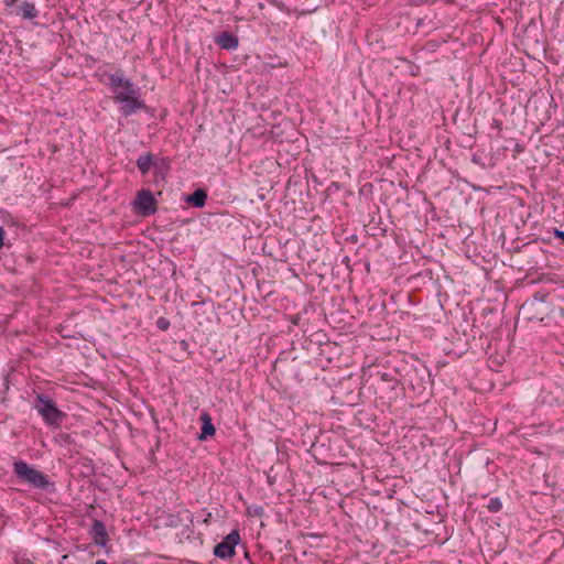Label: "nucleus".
Wrapping results in <instances>:
<instances>
[{"instance_id":"nucleus-3","label":"nucleus","mask_w":564,"mask_h":564,"mask_svg":"<svg viewBox=\"0 0 564 564\" xmlns=\"http://www.w3.org/2000/svg\"><path fill=\"white\" fill-rule=\"evenodd\" d=\"M34 408L47 425H59L65 417V413L45 394H36Z\"/></svg>"},{"instance_id":"nucleus-12","label":"nucleus","mask_w":564,"mask_h":564,"mask_svg":"<svg viewBox=\"0 0 564 564\" xmlns=\"http://www.w3.org/2000/svg\"><path fill=\"white\" fill-rule=\"evenodd\" d=\"M153 163V155L151 153H145L143 155H140L137 160V166L139 171L145 175Z\"/></svg>"},{"instance_id":"nucleus-4","label":"nucleus","mask_w":564,"mask_h":564,"mask_svg":"<svg viewBox=\"0 0 564 564\" xmlns=\"http://www.w3.org/2000/svg\"><path fill=\"white\" fill-rule=\"evenodd\" d=\"M158 202L150 189H140L132 202L133 209L141 216L153 215L158 210Z\"/></svg>"},{"instance_id":"nucleus-9","label":"nucleus","mask_w":564,"mask_h":564,"mask_svg":"<svg viewBox=\"0 0 564 564\" xmlns=\"http://www.w3.org/2000/svg\"><path fill=\"white\" fill-rule=\"evenodd\" d=\"M199 421L202 422L200 433L198 435L199 441H206L208 437H212L216 433V427L213 424L212 416L208 412H202L199 415Z\"/></svg>"},{"instance_id":"nucleus-18","label":"nucleus","mask_w":564,"mask_h":564,"mask_svg":"<svg viewBox=\"0 0 564 564\" xmlns=\"http://www.w3.org/2000/svg\"><path fill=\"white\" fill-rule=\"evenodd\" d=\"M554 236L558 239L562 240V242L564 243V231L562 230H558V229H554Z\"/></svg>"},{"instance_id":"nucleus-15","label":"nucleus","mask_w":564,"mask_h":564,"mask_svg":"<svg viewBox=\"0 0 564 564\" xmlns=\"http://www.w3.org/2000/svg\"><path fill=\"white\" fill-rule=\"evenodd\" d=\"M170 321L166 319L165 317H160L156 321V326L161 330H167L170 328Z\"/></svg>"},{"instance_id":"nucleus-16","label":"nucleus","mask_w":564,"mask_h":564,"mask_svg":"<svg viewBox=\"0 0 564 564\" xmlns=\"http://www.w3.org/2000/svg\"><path fill=\"white\" fill-rule=\"evenodd\" d=\"M19 0H3V4L7 9L14 10L18 7Z\"/></svg>"},{"instance_id":"nucleus-21","label":"nucleus","mask_w":564,"mask_h":564,"mask_svg":"<svg viewBox=\"0 0 564 564\" xmlns=\"http://www.w3.org/2000/svg\"><path fill=\"white\" fill-rule=\"evenodd\" d=\"M387 377H388V376H387V373H384V375L382 376V379H383V380H388V378H387Z\"/></svg>"},{"instance_id":"nucleus-11","label":"nucleus","mask_w":564,"mask_h":564,"mask_svg":"<svg viewBox=\"0 0 564 564\" xmlns=\"http://www.w3.org/2000/svg\"><path fill=\"white\" fill-rule=\"evenodd\" d=\"M207 199V193L203 188L195 189L191 195L187 196L186 202L197 208L205 206Z\"/></svg>"},{"instance_id":"nucleus-6","label":"nucleus","mask_w":564,"mask_h":564,"mask_svg":"<svg viewBox=\"0 0 564 564\" xmlns=\"http://www.w3.org/2000/svg\"><path fill=\"white\" fill-rule=\"evenodd\" d=\"M90 535L98 546H106L107 542L109 541L106 525L100 520H94L91 529H90Z\"/></svg>"},{"instance_id":"nucleus-10","label":"nucleus","mask_w":564,"mask_h":564,"mask_svg":"<svg viewBox=\"0 0 564 564\" xmlns=\"http://www.w3.org/2000/svg\"><path fill=\"white\" fill-rule=\"evenodd\" d=\"M10 13L21 15L26 20H33L39 15V11L35 8V4L29 1H23L14 10H11Z\"/></svg>"},{"instance_id":"nucleus-1","label":"nucleus","mask_w":564,"mask_h":564,"mask_svg":"<svg viewBox=\"0 0 564 564\" xmlns=\"http://www.w3.org/2000/svg\"><path fill=\"white\" fill-rule=\"evenodd\" d=\"M107 85L111 88L112 100L120 105L119 112L128 118L138 111H148V106L140 98V88L121 69L108 76Z\"/></svg>"},{"instance_id":"nucleus-20","label":"nucleus","mask_w":564,"mask_h":564,"mask_svg":"<svg viewBox=\"0 0 564 564\" xmlns=\"http://www.w3.org/2000/svg\"><path fill=\"white\" fill-rule=\"evenodd\" d=\"M95 564H107L105 560H98Z\"/></svg>"},{"instance_id":"nucleus-13","label":"nucleus","mask_w":564,"mask_h":564,"mask_svg":"<svg viewBox=\"0 0 564 564\" xmlns=\"http://www.w3.org/2000/svg\"><path fill=\"white\" fill-rule=\"evenodd\" d=\"M487 509L490 512H499L502 509L501 500L498 497L490 498L487 505Z\"/></svg>"},{"instance_id":"nucleus-8","label":"nucleus","mask_w":564,"mask_h":564,"mask_svg":"<svg viewBox=\"0 0 564 564\" xmlns=\"http://www.w3.org/2000/svg\"><path fill=\"white\" fill-rule=\"evenodd\" d=\"M543 303H544V295L540 294V293H534L531 299L527 300L522 304L521 308L527 313H535L534 315L529 316L530 319L535 318V319L542 321L543 317L538 315L536 308H538V306L543 305Z\"/></svg>"},{"instance_id":"nucleus-19","label":"nucleus","mask_w":564,"mask_h":564,"mask_svg":"<svg viewBox=\"0 0 564 564\" xmlns=\"http://www.w3.org/2000/svg\"><path fill=\"white\" fill-rule=\"evenodd\" d=\"M4 229L0 226V248H2L4 246Z\"/></svg>"},{"instance_id":"nucleus-14","label":"nucleus","mask_w":564,"mask_h":564,"mask_svg":"<svg viewBox=\"0 0 564 564\" xmlns=\"http://www.w3.org/2000/svg\"><path fill=\"white\" fill-rule=\"evenodd\" d=\"M248 513L253 517H262L264 513V509L261 506L253 505L248 508Z\"/></svg>"},{"instance_id":"nucleus-7","label":"nucleus","mask_w":564,"mask_h":564,"mask_svg":"<svg viewBox=\"0 0 564 564\" xmlns=\"http://www.w3.org/2000/svg\"><path fill=\"white\" fill-rule=\"evenodd\" d=\"M215 43L223 50L235 51L239 45V39L228 31H223L215 37Z\"/></svg>"},{"instance_id":"nucleus-5","label":"nucleus","mask_w":564,"mask_h":564,"mask_svg":"<svg viewBox=\"0 0 564 564\" xmlns=\"http://www.w3.org/2000/svg\"><path fill=\"white\" fill-rule=\"evenodd\" d=\"M240 542V535L237 530L231 531L226 535L220 543L214 547L215 556L227 560L231 558L236 552L235 547Z\"/></svg>"},{"instance_id":"nucleus-2","label":"nucleus","mask_w":564,"mask_h":564,"mask_svg":"<svg viewBox=\"0 0 564 564\" xmlns=\"http://www.w3.org/2000/svg\"><path fill=\"white\" fill-rule=\"evenodd\" d=\"M13 474L20 482L28 484L32 488L46 491H54V482L50 481L48 476L41 470L32 467L24 460L13 463Z\"/></svg>"},{"instance_id":"nucleus-17","label":"nucleus","mask_w":564,"mask_h":564,"mask_svg":"<svg viewBox=\"0 0 564 564\" xmlns=\"http://www.w3.org/2000/svg\"><path fill=\"white\" fill-rule=\"evenodd\" d=\"M59 438H61L64 443H70V440H72L70 435H69V434H67V433H62V434H59Z\"/></svg>"}]
</instances>
